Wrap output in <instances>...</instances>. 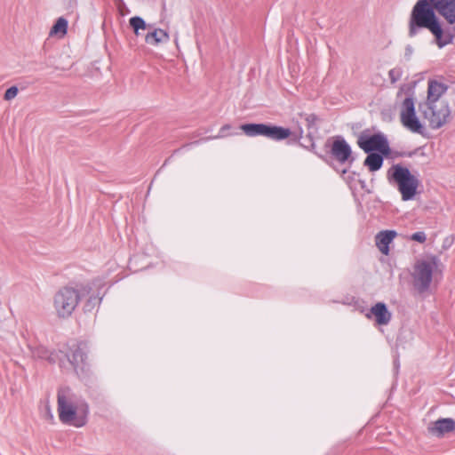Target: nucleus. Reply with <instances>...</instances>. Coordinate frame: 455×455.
<instances>
[{
  "label": "nucleus",
  "mask_w": 455,
  "mask_h": 455,
  "mask_svg": "<svg viewBox=\"0 0 455 455\" xmlns=\"http://www.w3.org/2000/svg\"><path fill=\"white\" fill-rule=\"evenodd\" d=\"M423 28L435 36L438 48L455 39V0H419L411 12L408 36H416Z\"/></svg>",
  "instance_id": "nucleus-1"
},
{
  "label": "nucleus",
  "mask_w": 455,
  "mask_h": 455,
  "mask_svg": "<svg viewBox=\"0 0 455 455\" xmlns=\"http://www.w3.org/2000/svg\"><path fill=\"white\" fill-rule=\"evenodd\" d=\"M57 403L59 419L63 424L81 427L87 423L89 405L71 388L68 387L59 388Z\"/></svg>",
  "instance_id": "nucleus-2"
},
{
  "label": "nucleus",
  "mask_w": 455,
  "mask_h": 455,
  "mask_svg": "<svg viewBox=\"0 0 455 455\" xmlns=\"http://www.w3.org/2000/svg\"><path fill=\"white\" fill-rule=\"evenodd\" d=\"M92 288L89 284H76L73 286H64L60 288L53 297V307L60 318L69 317L81 299L88 295Z\"/></svg>",
  "instance_id": "nucleus-3"
},
{
  "label": "nucleus",
  "mask_w": 455,
  "mask_h": 455,
  "mask_svg": "<svg viewBox=\"0 0 455 455\" xmlns=\"http://www.w3.org/2000/svg\"><path fill=\"white\" fill-rule=\"evenodd\" d=\"M387 180L390 184L396 186L403 201H410L415 197L419 180L407 167L401 164L393 165L387 172Z\"/></svg>",
  "instance_id": "nucleus-4"
},
{
  "label": "nucleus",
  "mask_w": 455,
  "mask_h": 455,
  "mask_svg": "<svg viewBox=\"0 0 455 455\" xmlns=\"http://www.w3.org/2000/svg\"><path fill=\"white\" fill-rule=\"evenodd\" d=\"M439 259L431 256L426 259L418 260L411 274L414 289L419 293L427 292L431 285L433 272L437 268Z\"/></svg>",
  "instance_id": "nucleus-5"
},
{
  "label": "nucleus",
  "mask_w": 455,
  "mask_h": 455,
  "mask_svg": "<svg viewBox=\"0 0 455 455\" xmlns=\"http://www.w3.org/2000/svg\"><path fill=\"white\" fill-rule=\"evenodd\" d=\"M85 348L86 345L84 343L77 342L68 346L67 351L60 350L58 354H62L65 360L58 358L60 366L64 369L70 366L78 377L84 376L87 372Z\"/></svg>",
  "instance_id": "nucleus-6"
},
{
  "label": "nucleus",
  "mask_w": 455,
  "mask_h": 455,
  "mask_svg": "<svg viewBox=\"0 0 455 455\" xmlns=\"http://www.w3.org/2000/svg\"><path fill=\"white\" fill-rule=\"evenodd\" d=\"M419 109L432 129L443 127L451 117V108L446 100L423 102L419 105Z\"/></svg>",
  "instance_id": "nucleus-7"
},
{
  "label": "nucleus",
  "mask_w": 455,
  "mask_h": 455,
  "mask_svg": "<svg viewBox=\"0 0 455 455\" xmlns=\"http://www.w3.org/2000/svg\"><path fill=\"white\" fill-rule=\"evenodd\" d=\"M357 144L367 154L378 151L387 156L390 152L387 140L381 133H376L371 136H361L357 140Z\"/></svg>",
  "instance_id": "nucleus-8"
},
{
  "label": "nucleus",
  "mask_w": 455,
  "mask_h": 455,
  "mask_svg": "<svg viewBox=\"0 0 455 455\" xmlns=\"http://www.w3.org/2000/svg\"><path fill=\"white\" fill-rule=\"evenodd\" d=\"M331 154L332 157L341 164L347 163L351 165L355 160L352 156L350 145L341 136H338L334 140L331 145Z\"/></svg>",
  "instance_id": "nucleus-9"
},
{
  "label": "nucleus",
  "mask_w": 455,
  "mask_h": 455,
  "mask_svg": "<svg viewBox=\"0 0 455 455\" xmlns=\"http://www.w3.org/2000/svg\"><path fill=\"white\" fill-rule=\"evenodd\" d=\"M427 432L437 438H443L447 434L455 431V420L451 418H441L427 425Z\"/></svg>",
  "instance_id": "nucleus-10"
},
{
  "label": "nucleus",
  "mask_w": 455,
  "mask_h": 455,
  "mask_svg": "<svg viewBox=\"0 0 455 455\" xmlns=\"http://www.w3.org/2000/svg\"><path fill=\"white\" fill-rule=\"evenodd\" d=\"M448 86L436 80H429L427 84V97L425 102L443 100L441 97L446 92Z\"/></svg>",
  "instance_id": "nucleus-11"
},
{
  "label": "nucleus",
  "mask_w": 455,
  "mask_h": 455,
  "mask_svg": "<svg viewBox=\"0 0 455 455\" xmlns=\"http://www.w3.org/2000/svg\"><path fill=\"white\" fill-rule=\"evenodd\" d=\"M397 233L395 230H384L376 235V245L381 253L385 255L389 253V243H392Z\"/></svg>",
  "instance_id": "nucleus-12"
},
{
  "label": "nucleus",
  "mask_w": 455,
  "mask_h": 455,
  "mask_svg": "<svg viewBox=\"0 0 455 455\" xmlns=\"http://www.w3.org/2000/svg\"><path fill=\"white\" fill-rule=\"evenodd\" d=\"M291 133V132L289 128L265 124L263 136L270 140L279 141L287 139Z\"/></svg>",
  "instance_id": "nucleus-13"
},
{
  "label": "nucleus",
  "mask_w": 455,
  "mask_h": 455,
  "mask_svg": "<svg viewBox=\"0 0 455 455\" xmlns=\"http://www.w3.org/2000/svg\"><path fill=\"white\" fill-rule=\"evenodd\" d=\"M371 314L375 316L376 323L379 325H387L391 320V313L383 302H378L371 307Z\"/></svg>",
  "instance_id": "nucleus-14"
},
{
  "label": "nucleus",
  "mask_w": 455,
  "mask_h": 455,
  "mask_svg": "<svg viewBox=\"0 0 455 455\" xmlns=\"http://www.w3.org/2000/svg\"><path fill=\"white\" fill-rule=\"evenodd\" d=\"M400 121L403 126L406 128L408 131L413 133L423 134L424 126L420 123L419 119L417 117L416 113H414L411 116H408L407 117Z\"/></svg>",
  "instance_id": "nucleus-15"
},
{
  "label": "nucleus",
  "mask_w": 455,
  "mask_h": 455,
  "mask_svg": "<svg viewBox=\"0 0 455 455\" xmlns=\"http://www.w3.org/2000/svg\"><path fill=\"white\" fill-rule=\"evenodd\" d=\"M169 35L166 31L156 28L152 32H149L145 36V41L147 44L151 45H157L162 43H166L169 41Z\"/></svg>",
  "instance_id": "nucleus-16"
},
{
  "label": "nucleus",
  "mask_w": 455,
  "mask_h": 455,
  "mask_svg": "<svg viewBox=\"0 0 455 455\" xmlns=\"http://www.w3.org/2000/svg\"><path fill=\"white\" fill-rule=\"evenodd\" d=\"M383 156L384 155L381 153H370L365 158L363 164L367 166L371 172H377L383 165Z\"/></svg>",
  "instance_id": "nucleus-17"
},
{
  "label": "nucleus",
  "mask_w": 455,
  "mask_h": 455,
  "mask_svg": "<svg viewBox=\"0 0 455 455\" xmlns=\"http://www.w3.org/2000/svg\"><path fill=\"white\" fill-rule=\"evenodd\" d=\"M33 357L38 358V359H44L47 360L51 363H56V361L59 358V354L56 352L49 351L44 347H36L31 351Z\"/></svg>",
  "instance_id": "nucleus-18"
},
{
  "label": "nucleus",
  "mask_w": 455,
  "mask_h": 455,
  "mask_svg": "<svg viewBox=\"0 0 455 455\" xmlns=\"http://www.w3.org/2000/svg\"><path fill=\"white\" fill-rule=\"evenodd\" d=\"M265 124H244L240 126V129L248 137H256L264 135Z\"/></svg>",
  "instance_id": "nucleus-19"
},
{
  "label": "nucleus",
  "mask_w": 455,
  "mask_h": 455,
  "mask_svg": "<svg viewBox=\"0 0 455 455\" xmlns=\"http://www.w3.org/2000/svg\"><path fill=\"white\" fill-rule=\"evenodd\" d=\"M414 113H416L414 100L412 97L408 96L403 100L401 105L400 120L407 117L408 116L413 115Z\"/></svg>",
  "instance_id": "nucleus-20"
},
{
  "label": "nucleus",
  "mask_w": 455,
  "mask_h": 455,
  "mask_svg": "<svg viewBox=\"0 0 455 455\" xmlns=\"http://www.w3.org/2000/svg\"><path fill=\"white\" fill-rule=\"evenodd\" d=\"M68 24V20L65 18L60 17L51 28L50 35L60 38L63 37L67 34Z\"/></svg>",
  "instance_id": "nucleus-21"
},
{
  "label": "nucleus",
  "mask_w": 455,
  "mask_h": 455,
  "mask_svg": "<svg viewBox=\"0 0 455 455\" xmlns=\"http://www.w3.org/2000/svg\"><path fill=\"white\" fill-rule=\"evenodd\" d=\"M130 26L132 28L136 36L140 35V29H146L147 24L146 21L140 16L132 17L129 20Z\"/></svg>",
  "instance_id": "nucleus-22"
},
{
  "label": "nucleus",
  "mask_w": 455,
  "mask_h": 455,
  "mask_svg": "<svg viewBox=\"0 0 455 455\" xmlns=\"http://www.w3.org/2000/svg\"><path fill=\"white\" fill-rule=\"evenodd\" d=\"M403 73V69L398 67L390 69L388 72V77L390 82L392 84H395L397 81H399L402 78Z\"/></svg>",
  "instance_id": "nucleus-23"
},
{
  "label": "nucleus",
  "mask_w": 455,
  "mask_h": 455,
  "mask_svg": "<svg viewBox=\"0 0 455 455\" xmlns=\"http://www.w3.org/2000/svg\"><path fill=\"white\" fill-rule=\"evenodd\" d=\"M306 125L308 130L317 131L316 121L317 116L315 114L306 115L305 116Z\"/></svg>",
  "instance_id": "nucleus-24"
},
{
  "label": "nucleus",
  "mask_w": 455,
  "mask_h": 455,
  "mask_svg": "<svg viewBox=\"0 0 455 455\" xmlns=\"http://www.w3.org/2000/svg\"><path fill=\"white\" fill-rule=\"evenodd\" d=\"M18 92H19L18 86L12 85L5 91V92L4 94V100L9 101V100L14 99L17 96Z\"/></svg>",
  "instance_id": "nucleus-25"
},
{
  "label": "nucleus",
  "mask_w": 455,
  "mask_h": 455,
  "mask_svg": "<svg viewBox=\"0 0 455 455\" xmlns=\"http://www.w3.org/2000/svg\"><path fill=\"white\" fill-rule=\"evenodd\" d=\"M411 239L419 243H425L427 240V235L424 232L419 231L411 235Z\"/></svg>",
  "instance_id": "nucleus-26"
},
{
  "label": "nucleus",
  "mask_w": 455,
  "mask_h": 455,
  "mask_svg": "<svg viewBox=\"0 0 455 455\" xmlns=\"http://www.w3.org/2000/svg\"><path fill=\"white\" fill-rule=\"evenodd\" d=\"M230 129H231V125L230 124L223 125L220 128L219 134L214 136L212 139H220V138H223V137L227 136V131H228Z\"/></svg>",
  "instance_id": "nucleus-27"
},
{
  "label": "nucleus",
  "mask_w": 455,
  "mask_h": 455,
  "mask_svg": "<svg viewBox=\"0 0 455 455\" xmlns=\"http://www.w3.org/2000/svg\"><path fill=\"white\" fill-rule=\"evenodd\" d=\"M100 300H101V298L98 299V298H96V297H94V298L91 297V298L88 299V301H87V303H86V306H85V307H86L88 309H91V306H92V307H94V306H95V304H96V303H100Z\"/></svg>",
  "instance_id": "nucleus-28"
},
{
  "label": "nucleus",
  "mask_w": 455,
  "mask_h": 455,
  "mask_svg": "<svg viewBox=\"0 0 455 455\" xmlns=\"http://www.w3.org/2000/svg\"><path fill=\"white\" fill-rule=\"evenodd\" d=\"M412 52H413V48L411 46V45H407L406 48H405V58L406 59H410L411 56L412 55Z\"/></svg>",
  "instance_id": "nucleus-29"
},
{
  "label": "nucleus",
  "mask_w": 455,
  "mask_h": 455,
  "mask_svg": "<svg viewBox=\"0 0 455 455\" xmlns=\"http://www.w3.org/2000/svg\"><path fill=\"white\" fill-rule=\"evenodd\" d=\"M25 137H26V131H25V129H21L20 130V140H23Z\"/></svg>",
  "instance_id": "nucleus-30"
}]
</instances>
